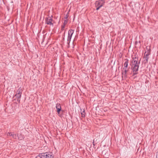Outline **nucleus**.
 I'll list each match as a JSON object with an SVG mask.
<instances>
[{
	"mask_svg": "<svg viewBox=\"0 0 158 158\" xmlns=\"http://www.w3.org/2000/svg\"><path fill=\"white\" fill-rule=\"evenodd\" d=\"M81 114L82 115V117H84L85 115V111L83 110L82 112H81Z\"/></svg>",
	"mask_w": 158,
	"mask_h": 158,
	"instance_id": "nucleus-12",
	"label": "nucleus"
},
{
	"mask_svg": "<svg viewBox=\"0 0 158 158\" xmlns=\"http://www.w3.org/2000/svg\"><path fill=\"white\" fill-rule=\"evenodd\" d=\"M138 59L137 58L135 57L133 58L132 62V66H133V65H139V64L138 63Z\"/></svg>",
	"mask_w": 158,
	"mask_h": 158,
	"instance_id": "nucleus-7",
	"label": "nucleus"
},
{
	"mask_svg": "<svg viewBox=\"0 0 158 158\" xmlns=\"http://www.w3.org/2000/svg\"><path fill=\"white\" fill-rule=\"evenodd\" d=\"M13 133L11 132H8L7 133V135L10 136H12L13 135Z\"/></svg>",
	"mask_w": 158,
	"mask_h": 158,
	"instance_id": "nucleus-14",
	"label": "nucleus"
},
{
	"mask_svg": "<svg viewBox=\"0 0 158 158\" xmlns=\"http://www.w3.org/2000/svg\"><path fill=\"white\" fill-rule=\"evenodd\" d=\"M104 3L105 2L103 0H100L96 2L95 5L97 7L96 10H99L100 7L104 5Z\"/></svg>",
	"mask_w": 158,
	"mask_h": 158,
	"instance_id": "nucleus-3",
	"label": "nucleus"
},
{
	"mask_svg": "<svg viewBox=\"0 0 158 158\" xmlns=\"http://www.w3.org/2000/svg\"><path fill=\"white\" fill-rule=\"evenodd\" d=\"M93 144L94 145L95 144V143H94V141L93 142Z\"/></svg>",
	"mask_w": 158,
	"mask_h": 158,
	"instance_id": "nucleus-15",
	"label": "nucleus"
},
{
	"mask_svg": "<svg viewBox=\"0 0 158 158\" xmlns=\"http://www.w3.org/2000/svg\"><path fill=\"white\" fill-rule=\"evenodd\" d=\"M38 157L40 158H53V155L52 152H45L40 154Z\"/></svg>",
	"mask_w": 158,
	"mask_h": 158,
	"instance_id": "nucleus-2",
	"label": "nucleus"
},
{
	"mask_svg": "<svg viewBox=\"0 0 158 158\" xmlns=\"http://www.w3.org/2000/svg\"><path fill=\"white\" fill-rule=\"evenodd\" d=\"M133 68V72L134 74H136V72L138 70L139 68V65H133V66H132Z\"/></svg>",
	"mask_w": 158,
	"mask_h": 158,
	"instance_id": "nucleus-8",
	"label": "nucleus"
},
{
	"mask_svg": "<svg viewBox=\"0 0 158 158\" xmlns=\"http://www.w3.org/2000/svg\"><path fill=\"white\" fill-rule=\"evenodd\" d=\"M67 17H66V18H65L64 19V25H65L67 23V21H68L67 19Z\"/></svg>",
	"mask_w": 158,
	"mask_h": 158,
	"instance_id": "nucleus-10",
	"label": "nucleus"
},
{
	"mask_svg": "<svg viewBox=\"0 0 158 158\" xmlns=\"http://www.w3.org/2000/svg\"><path fill=\"white\" fill-rule=\"evenodd\" d=\"M56 108L57 110V111L58 114H59L61 109V107L60 104H56Z\"/></svg>",
	"mask_w": 158,
	"mask_h": 158,
	"instance_id": "nucleus-9",
	"label": "nucleus"
},
{
	"mask_svg": "<svg viewBox=\"0 0 158 158\" xmlns=\"http://www.w3.org/2000/svg\"><path fill=\"white\" fill-rule=\"evenodd\" d=\"M124 67L122 71V77H125L127 76V72L128 71L127 67L128 66V60H126V61L124 64Z\"/></svg>",
	"mask_w": 158,
	"mask_h": 158,
	"instance_id": "nucleus-1",
	"label": "nucleus"
},
{
	"mask_svg": "<svg viewBox=\"0 0 158 158\" xmlns=\"http://www.w3.org/2000/svg\"><path fill=\"white\" fill-rule=\"evenodd\" d=\"M74 31V30L72 29H70L69 30L68 32V41L70 40L72 35L73 34Z\"/></svg>",
	"mask_w": 158,
	"mask_h": 158,
	"instance_id": "nucleus-4",
	"label": "nucleus"
},
{
	"mask_svg": "<svg viewBox=\"0 0 158 158\" xmlns=\"http://www.w3.org/2000/svg\"><path fill=\"white\" fill-rule=\"evenodd\" d=\"M12 136L13 138L14 139H18V137L17 136L16 134H13V135Z\"/></svg>",
	"mask_w": 158,
	"mask_h": 158,
	"instance_id": "nucleus-13",
	"label": "nucleus"
},
{
	"mask_svg": "<svg viewBox=\"0 0 158 158\" xmlns=\"http://www.w3.org/2000/svg\"><path fill=\"white\" fill-rule=\"evenodd\" d=\"M46 23L48 24L52 25L53 22L51 17L47 18L46 20Z\"/></svg>",
	"mask_w": 158,
	"mask_h": 158,
	"instance_id": "nucleus-6",
	"label": "nucleus"
},
{
	"mask_svg": "<svg viewBox=\"0 0 158 158\" xmlns=\"http://www.w3.org/2000/svg\"><path fill=\"white\" fill-rule=\"evenodd\" d=\"M22 93V90L20 88H19L17 91V93L15 95V96L18 98V100H19L21 97Z\"/></svg>",
	"mask_w": 158,
	"mask_h": 158,
	"instance_id": "nucleus-5",
	"label": "nucleus"
},
{
	"mask_svg": "<svg viewBox=\"0 0 158 158\" xmlns=\"http://www.w3.org/2000/svg\"><path fill=\"white\" fill-rule=\"evenodd\" d=\"M18 139H19V140H21L22 139H23V137L21 134H20Z\"/></svg>",
	"mask_w": 158,
	"mask_h": 158,
	"instance_id": "nucleus-11",
	"label": "nucleus"
}]
</instances>
